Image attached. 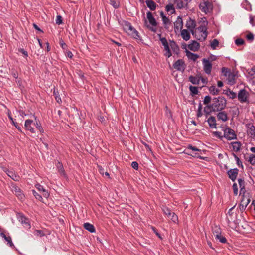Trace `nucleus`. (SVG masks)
I'll use <instances>...</instances> for the list:
<instances>
[{
  "mask_svg": "<svg viewBox=\"0 0 255 255\" xmlns=\"http://www.w3.org/2000/svg\"><path fill=\"white\" fill-rule=\"evenodd\" d=\"M226 106V100L223 97L214 98L212 100V104L207 105L204 107V111L207 114L212 112L220 111L223 110Z\"/></svg>",
  "mask_w": 255,
  "mask_h": 255,
  "instance_id": "obj_1",
  "label": "nucleus"
},
{
  "mask_svg": "<svg viewBox=\"0 0 255 255\" xmlns=\"http://www.w3.org/2000/svg\"><path fill=\"white\" fill-rule=\"evenodd\" d=\"M207 28L205 25H201L198 27L192 34L198 40L204 41L207 36Z\"/></svg>",
  "mask_w": 255,
  "mask_h": 255,
  "instance_id": "obj_2",
  "label": "nucleus"
},
{
  "mask_svg": "<svg viewBox=\"0 0 255 255\" xmlns=\"http://www.w3.org/2000/svg\"><path fill=\"white\" fill-rule=\"evenodd\" d=\"M124 30L133 38L138 39L140 38L138 31L131 25V23L127 21H123L122 24Z\"/></svg>",
  "mask_w": 255,
  "mask_h": 255,
  "instance_id": "obj_3",
  "label": "nucleus"
},
{
  "mask_svg": "<svg viewBox=\"0 0 255 255\" xmlns=\"http://www.w3.org/2000/svg\"><path fill=\"white\" fill-rule=\"evenodd\" d=\"M199 6L200 10L206 14L212 12L213 7L212 3L208 0L201 2Z\"/></svg>",
  "mask_w": 255,
  "mask_h": 255,
  "instance_id": "obj_4",
  "label": "nucleus"
},
{
  "mask_svg": "<svg viewBox=\"0 0 255 255\" xmlns=\"http://www.w3.org/2000/svg\"><path fill=\"white\" fill-rule=\"evenodd\" d=\"M11 190L12 192L21 200L24 198V195L23 194L20 188L14 183L11 184Z\"/></svg>",
  "mask_w": 255,
  "mask_h": 255,
  "instance_id": "obj_5",
  "label": "nucleus"
},
{
  "mask_svg": "<svg viewBox=\"0 0 255 255\" xmlns=\"http://www.w3.org/2000/svg\"><path fill=\"white\" fill-rule=\"evenodd\" d=\"M223 136L229 140H231L237 138V135L234 130L229 128H226L224 129Z\"/></svg>",
  "mask_w": 255,
  "mask_h": 255,
  "instance_id": "obj_6",
  "label": "nucleus"
},
{
  "mask_svg": "<svg viewBox=\"0 0 255 255\" xmlns=\"http://www.w3.org/2000/svg\"><path fill=\"white\" fill-rule=\"evenodd\" d=\"M147 18L150 24L152 26V27H149L150 29L152 31L155 32L156 31L155 27L157 26V22L151 12L148 11L147 13Z\"/></svg>",
  "mask_w": 255,
  "mask_h": 255,
  "instance_id": "obj_7",
  "label": "nucleus"
},
{
  "mask_svg": "<svg viewBox=\"0 0 255 255\" xmlns=\"http://www.w3.org/2000/svg\"><path fill=\"white\" fill-rule=\"evenodd\" d=\"M247 132L248 135L252 138H254L255 136V127L252 123L246 124Z\"/></svg>",
  "mask_w": 255,
  "mask_h": 255,
  "instance_id": "obj_8",
  "label": "nucleus"
},
{
  "mask_svg": "<svg viewBox=\"0 0 255 255\" xmlns=\"http://www.w3.org/2000/svg\"><path fill=\"white\" fill-rule=\"evenodd\" d=\"M173 67L177 71H184L186 68V64L183 59H180L176 61L173 65Z\"/></svg>",
  "mask_w": 255,
  "mask_h": 255,
  "instance_id": "obj_9",
  "label": "nucleus"
},
{
  "mask_svg": "<svg viewBox=\"0 0 255 255\" xmlns=\"http://www.w3.org/2000/svg\"><path fill=\"white\" fill-rule=\"evenodd\" d=\"M203 69L205 72L207 74H210L212 68V65L211 62L208 59H203Z\"/></svg>",
  "mask_w": 255,
  "mask_h": 255,
  "instance_id": "obj_10",
  "label": "nucleus"
},
{
  "mask_svg": "<svg viewBox=\"0 0 255 255\" xmlns=\"http://www.w3.org/2000/svg\"><path fill=\"white\" fill-rule=\"evenodd\" d=\"M174 31L176 33L179 30H182L183 27V23L182 18L181 16H179L177 18L176 20L174 22Z\"/></svg>",
  "mask_w": 255,
  "mask_h": 255,
  "instance_id": "obj_11",
  "label": "nucleus"
},
{
  "mask_svg": "<svg viewBox=\"0 0 255 255\" xmlns=\"http://www.w3.org/2000/svg\"><path fill=\"white\" fill-rule=\"evenodd\" d=\"M248 96V92L245 89H242L238 94V98L241 102L244 103L247 101Z\"/></svg>",
  "mask_w": 255,
  "mask_h": 255,
  "instance_id": "obj_12",
  "label": "nucleus"
},
{
  "mask_svg": "<svg viewBox=\"0 0 255 255\" xmlns=\"http://www.w3.org/2000/svg\"><path fill=\"white\" fill-rule=\"evenodd\" d=\"M196 25L195 21L192 19L191 18L189 17L186 23V27L191 33L195 31L194 29Z\"/></svg>",
  "mask_w": 255,
  "mask_h": 255,
  "instance_id": "obj_13",
  "label": "nucleus"
},
{
  "mask_svg": "<svg viewBox=\"0 0 255 255\" xmlns=\"http://www.w3.org/2000/svg\"><path fill=\"white\" fill-rule=\"evenodd\" d=\"M238 172L239 170L237 168H234L229 170L227 173L230 179L234 181L236 179Z\"/></svg>",
  "mask_w": 255,
  "mask_h": 255,
  "instance_id": "obj_14",
  "label": "nucleus"
},
{
  "mask_svg": "<svg viewBox=\"0 0 255 255\" xmlns=\"http://www.w3.org/2000/svg\"><path fill=\"white\" fill-rule=\"evenodd\" d=\"M7 175L10 177L12 179L15 181H19L20 177L18 175L14 170H6L5 171Z\"/></svg>",
  "mask_w": 255,
  "mask_h": 255,
  "instance_id": "obj_15",
  "label": "nucleus"
},
{
  "mask_svg": "<svg viewBox=\"0 0 255 255\" xmlns=\"http://www.w3.org/2000/svg\"><path fill=\"white\" fill-rule=\"evenodd\" d=\"M32 124L35 125L33 121L31 120L28 119L25 121L24 126L27 130H29L31 133H35V130L31 126Z\"/></svg>",
  "mask_w": 255,
  "mask_h": 255,
  "instance_id": "obj_16",
  "label": "nucleus"
},
{
  "mask_svg": "<svg viewBox=\"0 0 255 255\" xmlns=\"http://www.w3.org/2000/svg\"><path fill=\"white\" fill-rule=\"evenodd\" d=\"M35 187L39 191L42 192L43 197L46 198L49 197V194L48 192L46 190L42 185L39 184H37L35 185Z\"/></svg>",
  "mask_w": 255,
  "mask_h": 255,
  "instance_id": "obj_17",
  "label": "nucleus"
},
{
  "mask_svg": "<svg viewBox=\"0 0 255 255\" xmlns=\"http://www.w3.org/2000/svg\"><path fill=\"white\" fill-rule=\"evenodd\" d=\"M174 3L176 4L177 8L179 9L188 8L187 6V4H185L183 0H175Z\"/></svg>",
  "mask_w": 255,
  "mask_h": 255,
  "instance_id": "obj_18",
  "label": "nucleus"
},
{
  "mask_svg": "<svg viewBox=\"0 0 255 255\" xmlns=\"http://www.w3.org/2000/svg\"><path fill=\"white\" fill-rule=\"evenodd\" d=\"M239 187L240 188V194H244L246 192L245 190V183L244 179L240 178L238 180Z\"/></svg>",
  "mask_w": 255,
  "mask_h": 255,
  "instance_id": "obj_19",
  "label": "nucleus"
},
{
  "mask_svg": "<svg viewBox=\"0 0 255 255\" xmlns=\"http://www.w3.org/2000/svg\"><path fill=\"white\" fill-rule=\"evenodd\" d=\"M188 48L192 51H197L200 48V44L195 41H192V43L188 45Z\"/></svg>",
  "mask_w": 255,
  "mask_h": 255,
  "instance_id": "obj_20",
  "label": "nucleus"
},
{
  "mask_svg": "<svg viewBox=\"0 0 255 255\" xmlns=\"http://www.w3.org/2000/svg\"><path fill=\"white\" fill-rule=\"evenodd\" d=\"M218 120H221L223 122H226L228 120L227 114L225 111L220 112L217 115Z\"/></svg>",
  "mask_w": 255,
  "mask_h": 255,
  "instance_id": "obj_21",
  "label": "nucleus"
},
{
  "mask_svg": "<svg viewBox=\"0 0 255 255\" xmlns=\"http://www.w3.org/2000/svg\"><path fill=\"white\" fill-rule=\"evenodd\" d=\"M207 122L211 128H216V120L215 117H210L207 120Z\"/></svg>",
  "mask_w": 255,
  "mask_h": 255,
  "instance_id": "obj_22",
  "label": "nucleus"
},
{
  "mask_svg": "<svg viewBox=\"0 0 255 255\" xmlns=\"http://www.w3.org/2000/svg\"><path fill=\"white\" fill-rule=\"evenodd\" d=\"M181 35L185 41L189 40L191 37L190 32L186 29L181 30Z\"/></svg>",
  "mask_w": 255,
  "mask_h": 255,
  "instance_id": "obj_23",
  "label": "nucleus"
},
{
  "mask_svg": "<svg viewBox=\"0 0 255 255\" xmlns=\"http://www.w3.org/2000/svg\"><path fill=\"white\" fill-rule=\"evenodd\" d=\"M146 3L148 7L151 10H154L156 8V3L152 0H147L146 1Z\"/></svg>",
  "mask_w": 255,
  "mask_h": 255,
  "instance_id": "obj_24",
  "label": "nucleus"
},
{
  "mask_svg": "<svg viewBox=\"0 0 255 255\" xmlns=\"http://www.w3.org/2000/svg\"><path fill=\"white\" fill-rule=\"evenodd\" d=\"M233 151L238 152L240 150L241 144L240 142L236 141L231 143Z\"/></svg>",
  "mask_w": 255,
  "mask_h": 255,
  "instance_id": "obj_25",
  "label": "nucleus"
},
{
  "mask_svg": "<svg viewBox=\"0 0 255 255\" xmlns=\"http://www.w3.org/2000/svg\"><path fill=\"white\" fill-rule=\"evenodd\" d=\"M186 56L189 59L194 61L199 58V56L197 54L192 53L188 50H186Z\"/></svg>",
  "mask_w": 255,
  "mask_h": 255,
  "instance_id": "obj_26",
  "label": "nucleus"
},
{
  "mask_svg": "<svg viewBox=\"0 0 255 255\" xmlns=\"http://www.w3.org/2000/svg\"><path fill=\"white\" fill-rule=\"evenodd\" d=\"M84 228L90 232L91 233H94L95 232V227L93 225L89 223H85L83 225Z\"/></svg>",
  "mask_w": 255,
  "mask_h": 255,
  "instance_id": "obj_27",
  "label": "nucleus"
},
{
  "mask_svg": "<svg viewBox=\"0 0 255 255\" xmlns=\"http://www.w3.org/2000/svg\"><path fill=\"white\" fill-rule=\"evenodd\" d=\"M0 236L4 238L6 242H7V244L10 247H12L14 246V244L12 242L11 238L10 236L7 237L3 233H1Z\"/></svg>",
  "mask_w": 255,
  "mask_h": 255,
  "instance_id": "obj_28",
  "label": "nucleus"
},
{
  "mask_svg": "<svg viewBox=\"0 0 255 255\" xmlns=\"http://www.w3.org/2000/svg\"><path fill=\"white\" fill-rule=\"evenodd\" d=\"M8 117L11 121L12 124L16 127V128L18 130V131L22 132V129L20 126L17 123L15 122V121L13 120V119L11 116V114L9 111L8 112Z\"/></svg>",
  "mask_w": 255,
  "mask_h": 255,
  "instance_id": "obj_29",
  "label": "nucleus"
},
{
  "mask_svg": "<svg viewBox=\"0 0 255 255\" xmlns=\"http://www.w3.org/2000/svg\"><path fill=\"white\" fill-rule=\"evenodd\" d=\"M189 81L193 84L198 85L200 83V78L199 76H190L189 78Z\"/></svg>",
  "mask_w": 255,
  "mask_h": 255,
  "instance_id": "obj_30",
  "label": "nucleus"
},
{
  "mask_svg": "<svg viewBox=\"0 0 255 255\" xmlns=\"http://www.w3.org/2000/svg\"><path fill=\"white\" fill-rule=\"evenodd\" d=\"M162 21L164 25V27L166 29H168L169 26L171 25V21H170L169 19L166 16H163Z\"/></svg>",
  "mask_w": 255,
  "mask_h": 255,
  "instance_id": "obj_31",
  "label": "nucleus"
},
{
  "mask_svg": "<svg viewBox=\"0 0 255 255\" xmlns=\"http://www.w3.org/2000/svg\"><path fill=\"white\" fill-rule=\"evenodd\" d=\"M170 47L174 53L178 54L179 51V48L178 46L174 41L171 42L170 44Z\"/></svg>",
  "mask_w": 255,
  "mask_h": 255,
  "instance_id": "obj_32",
  "label": "nucleus"
},
{
  "mask_svg": "<svg viewBox=\"0 0 255 255\" xmlns=\"http://www.w3.org/2000/svg\"><path fill=\"white\" fill-rule=\"evenodd\" d=\"M216 239H217L219 240V241L222 243H227V239L221 235V234H219V233H217V234L215 235Z\"/></svg>",
  "mask_w": 255,
  "mask_h": 255,
  "instance_id": "obj_33",
  "label": "nucleus"
},
{
  "mask_svg": "<svg viewBox=\"0 0 255 255\" xmlns=\"http://www.w3.org/2000/svg\"><path fill=\"white\" fill-rule=\"evenodd\" d=\"M162 210L164 213L167 216L169 219H170L172 214L174 213L172 212L169 208L166 207H163L162 208Z\"/></svg>",
  "mask_w": 255,
  "mask_h": 255,
  "instance_id": "obj_34",
  "label": "nucleus"
},
{
  "mask_svg": "<svg viewBox=\"0 0 255 255\" xmlns=\"http://www.w3.org/2000/svg\"><path fill=\"white\" fill-rule=\"evenodd\" d=\"M57 167L58 169V172L60 173V174L61 175H62V176L65 177V173L63 167V165H62V164L60 162H58L57 163Z\"/></svg>",
  "mask_w": 255,
  "mask_h": 255,
  "instance_id": "obj_35",
  "label": "nucleus"
},
{
  "mask_svg": "<svg viewBox=\"0 0 255 255\" xmlns=\"http://www.w3.org/2000/svg\"><path fill=\"white\" fill-rule=\"evenodd\" d=\"M53 95L57 103L60 104L62 102V100L60 97L59 94L57 90L54 89Z\"/></svg>",
  "mask_w": 255,
  "mask_h": 255,
  "instance_id": "obj_36",
  "label": "nucleus"
},
{
  "mask_svg": "<svg viewBox=\"0 0 255 255\" xmlns=\"http://www.w3.org/2000/svg\"><path fill=\"white\" fill-rule=\"evenodd\" d=\"M250 199L247 197H245L244 195H243V198L241 201L240 204L243 205H244V206L245 207H247L248 204L250 203Z\"/></svg>",
  "mask_w": 255,
  "mask_h": 255,
  "instance_id": "obj_37",
  "label": "nucleus"
},
{
  "mask_svg": "<svg viewBox=\"0 0 255 255\" xmlns=\"http://www.w3.org/2000/svg\"><path fill=\"white\" fill-rule=\"evenodd\" d=\"M166 10L167 12H170L173 14L175 12L174 5L172 4H169L166 6Z\"/></svg>",
  "mask_w": 255,
  "mask_h": 255,
  "instance_id": "obj_38",
  "label": "nucleus"
},
{
  "mask_svg": "<svg viewBox=\"0 0 255 255\" xmlns=\"http://www.w3.org/2000/svg\"><path fill=\"white\" fill-rule=\"evenodd\" d=\"M20 221L23 224L25 225L26 227L28 228H30V225L29 223L28 219L25 217L22 216L20 219Z\"/></svg>",
  "mask_w": 255,
  "mask_h": 255,
  "instance_id": "obj_39",
  "label": "nucleus"
},
{
  "mask_svg": "<svg viewBox=\"0 0 255 255\" xmlns=\"http://www.w3.org/2000/svg\"><path fill=\"white\" fill-rule=\"evenodd\" d=\"M189 90L192 95H197L199 92L198 87L195 86H190L189 87Z\"/></svg>",
  "mask_w": 255,
  "mask_h": 255,
  "instance_id": "obj_40",
  "label": "nucleus"
},
{
  "mask_svg": "<svg viewBox=\"0 0 255 255\" xmlns=\"http://www.w3.org/2000/svg\"><path fill=\"white\" fill-rule=\"evenodd\" d=\"M209 91L210 93L213 95H216L219 92V90L216 88L215 86H211L209 88Z\"/></svg>",
  "mask_w": 255,
  "mask_h": 255,
  "instance_id": "obj_41",
  "label": "nucleus"
},
{
  "mask_svg": "<svg viewBox=\"0 0 255 255\" xmlns=\"http://www.w3.org/2000/svg\"><path fill=\"white\" fill-rule=\"evenodd\" d=\"M219 45V41L217 39H214L211 43V47L212 49H215Z\"/></svg>",
  "mask_w": 255,
  "mask_h": 255,
  "instance_id": "obj_42",
  "label": "nucleus"
},
{
  "mask_svg": "<svg viewBox=\"0 0 255 255\" xmlns=\"http://www.w3.org/2000/svg\"><path fill=\"white\" fill-rule=\"evenodd\" d=\"M248 161L253 165H255V155L251 154L249 156Z\"/></svg>",
  "mask_w": 255,
  "mask_h": 255,
  "instance_id": "obj_43",
  "label": "nucleus"
},
{
  "mask_svg": "<svg viewBox=\"0 0 255 255\" xmlns=\"http://www.w3.org/2000/svg\"><path fill=\"white\" fill-rule=\"evenodd\" d=\"M32 194L33 196L35 197V198L39 201H42L43 199L42 196L39 194L37 192H36L34 190H32Z\"/></svg>",
  "mask_w": 255,
  "mask_h": 255,
  "instance_id": "obj_44",
  "label": "nucleus"
},
{
  "mask_svg": "<svg viewBox=\"0 0 255 255\" xmlns=\"http://www.w3.org/2000/svg\"><path fill=\"white\" fill-rule=\"evenodd\" d=\"M242 4L243 7H244L246 10L249 11L251 10V5L248 1H245L243 2Z\"/></svg>",
  "mask_w": 255,
  "mask_h": 255,
  "instance_id": "obj_45",
  "label": "nucleus"
},
{
  "mask_svg": "<svg viewBox=\"0 0 255 255\" xmlns=\"http://www.w3.org/2000/svg\"><path fill=\"white\" fill-rule=\"evenodd\" d=\"M110 1V4L115 8H117L119 6V3L118 0H109Z\"/></svg>",
  "mask_w": 255,
  "mask_h": 255,
  "instance_id": "obj_46",
  "label": "nucleus"
},
{
  "mask_svg": "<svg viewBox=\"0 0 255 255\" xmlns=\"http://www.w3.org/2000/svg\"><path fill=\"white\" fill-rule=\"evenodd\" d=\"M211 98L210 96H209V95L206 96L203 100V103L205 105L208 104L211 102Z\"/></svg>",
  "mask_w": 255,
  "mask_h": 255,
  "instance_id": "obj_47",
  "label": "nucleus"
},
{
  "mask_svg": "<svg viewBox=\"0 0 255 255\" xmlns=\"http://www.w3.org/2000/svg\"><path fill=\"white\" fill-rule=\"evenodd\" d=\"M227 94L231 99H234L237 96L236 93H235L233 91H230V90L229 91L227 92Z\"/></svg>",
  "mask_w": 255,
  "mask_h": 255,
  "instance_id": "obj_48",
  "label": "nucleus"
},
{
  "mask_svg": "<svg viewBox=\"0 0 255 255\" xmlns=\"http://www.w3.org/2000/svg\"><path fill=\"white\" fill-rule=\"evenodd\" d=\"M250 23L252 26H255V16H253L251 15L249 16Z\"/></svg>",
  "mask_w": 255,
  "mask_h": 255,
  "instance_id": "obj_49",
  "label": "nucleus"
},
{
  "mask_svg": "<svg viewBox=\"0 0 255 255\" xmlns=\"http://www.w3.org/2000/svg\"><path fill=\"white\" fill-rule=\"evenodd\" d=\"M170 219H171L174 223H177L178 221V218L177 215L174 213L171 217L170 218Z\"/></svg>",
  "mask_w": 255,
  "mask_h": 255,
  "instance_id": "obj_50",
  "label": "nucleus"
},
{
  "mask_svg": "<svg viewBox=\"0 0 255 255\" xmlns=\"http://www.w3.org/2000/svg\"><path fill=\"white\" fill-rule=\"evenodd\" d=\"M233 156L234 157V158L236 161V163L237 164V165L238 166H239L240 165H241L242 167H243V165H242V162L240 161L239 158L237 156V155H236L235 154L233 153Z\"/></svg>",
  "mask_w": 255,
  "mask_h": 255,
  "instance_id": "obj_51",
  "label": "nucleus"
},
{
  "mask_svg": "<svg viewBox=\"0 0 255 255\" xmlns=\"http://www.w3.org/2000/svg\"><path fill=\"white\" fill-rule=\"evenodd\" d=\"M244 40L241 38H238L235 40V44L238 46L242 45L244 44Z\"/></svg>",
  "mask_w": 255,
  "mask_h": 255,
  "instance_id": "obj_52",
  "label": "nucleus"
},
{
  "mask_svg": "<svg viewBox=\"0 0 255 255\" xmlns=\"http://www.w3.org/2000/svg\"><path fill=\"white\" fill-rule=\"evenodd\" d=\"M160 41H161L162 45L164 46V47L169 45L167 39L165 37L161 38Z\"/></svg>",
  "mask_w": 255,
  "mask_h": 255,
  "instance_id": "obj_53",
  "label": "nucleus"
},
{
  "mask_svg": "<svg viewBox=\"0 0 255 255\" xmlns=\"http://www.w3.org/2000/svg\"><path fill=\"white\" fill-rule=\"evenodd\" d=\"M233 189L234 191V194L237 195L238 194V189L237 184L235 183H234L233 185Z\"/></svg>",
  "mask_w": 255,
  "mask_h": 255,
  "instance_id": "obj_54",
  "label": "nucleus"
},
{
  "mask_svg": "<svg viewBox=\"0 0 255 255\" xmlns=\"http://www.w3.org/2000/svg\"><path fill=\"white\" fill-rule=\"evenodd\" d=\"M56 23L58 24H60L62 23V17L60 15H57L56 19Z\"/></svg>",
  "mask_w": 255,
  "mask_h": 255,
  "instance_id": "obj_55",
  "label": "nucleus"
},
{
  "mask_svg": "<svg viewBox=\"0 0 255 255\" xmlns=\"http://www.w3.org/2000/svg\"><path fill=\"white\" fill-rule=\"evenodd\" d=\"M188 149H191V150H192L193 151H200V149L197 148V147H196L195 146H192V145H189L188 146Z\"/></svg>",
  "mask_w": 255,
  "mask_h": 255,
  "instance_id": "obj_56",
  "label": "nucleus"
},
{
  "mask_svg": "<svg viewBox=\"0 0 255 255\" xmlns=\"http://www.w3.org/2000/svg\"><path fill=\"white\" fill-rule=\"evenodd\" d=\"M131 166L132 167L135 169V170H138V163L136 162V161H133L131 163Z\"/></svg>",
  "mask_w": 255,
  "mask_h": 255,
  "instance_id": "obj_57",
  "label": "nucleus"
},
{
  "mask_svg": "<svg viewBox=\"0 0 255 255\" xmlns=\"http://www.w3.org/2000/svg\"><path fill=\"white\" fill-rule=\"evenodd\" d=\"M35 234L37 236H39L40 237H42L44 235V234H43V232L41 230H36L35 231Z\"/></svg>",
  "mask_w": 255,
  "mask_h": 255,
  "instance_id": "obj_58",
  "label": "nucleus"
},
{
  "mask_svg": "<svg viewBox=\"0 0 255 255\" xmlns=\"http://www.w3.org/2000/svg\"><path fill=\"white\" fill-rule=\"evenodd\" d=\"M18 51L22 53L25 56V57H27L28 56V53L24 49L20 48L18 49Z\"/></svg>",
  "mask_w": 255,
  "mask_h": 255,
  "instance_id": "obj_59",
  "label": "nucleus"
},
{
  "mask_svg": "<svg viewBox=\"0 0 255 255\" xmlns=\"http://www.w3.org/2000/svg\"><path fill=\"white\" fill-rule=\"evenodd\" d=\"M60 45L63 49H66L67 45H66V44L64 43V42L63 40H60Z\"/></svg>",
  "mask_w": 255,
  "mask_h": 255,
  "instance_id": "obj_60",
  "label": "nucleus"
},
{
  "mask_svg": "<svg viewBox=\"0 0 255 255\" xmlns=\"http://www.w3.org/2000/svg\"><path fill=\"white\" fill-rule=\"evenodd\" d=\"M35 125L36 126V128L39 130V131L40 132H43V130L42 127H41V126H40V125H39V124L36 123V124H35Z\"/></svg>",
  "mask_w": 255,
  "mask_h": 255,
  "instance_id": "obj_61",
  "label": "nucleus"
},
{
  "mask_svg": "<svg viewBox=\"0 0 255 255\" xmlns=\"http://www.w3.org/2000/svg\"><path fill=\"white\" fill-rule=\"evenodd\" d=\"M199 78H200V81L201 80L202 81V82L203 83V84H206L207 83V82H208L207 78H205L201 76L199 77Z\"/></svg>",
  "mask_w": 255,
  "mask_h": 255,
  "instance_id": "obj_62",
  "label": "nucleus"
},
{
  "mask_svg": "<svg viewBox=\"0 0 255 255\" xmlns=\"http://www.w3.org/2000/svg\"><path fill=\"white\" fill-rule=\"evenodd\" d=\"M247 38L251 41L254 39V35L252 33H249L247 35Z\"/></svg>",
  "mask_w": 255,
  "mask_h": 255,
  "instance_id": "obj_63",
  "label": "nucleus"
},
{
  "mask_svg": "<svg viewBox=\"0 0 255 255\" xmlns=\"http://www.w3.org/2000/svg\"><path fill=\"white\" fill-rule=\"evenodd\" d=\"M165 56H167L168 58L172 56V53L171 50L166 51V53L164 54Z\"/></svg>",
  "mask_w": 255,
  "mask_h": 255,
  "instance_id": "obj_64",
  "label": "nucleus"
}]
</instances>
